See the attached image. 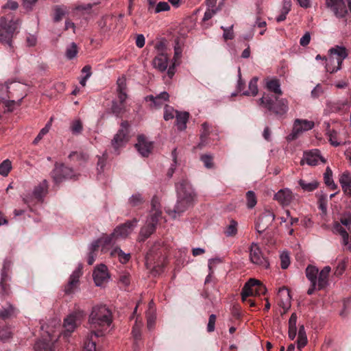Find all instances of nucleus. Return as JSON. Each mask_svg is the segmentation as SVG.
Segmentation results:
<instances>
[{
    "mask_svg": "<svg viewBox=\"0 0 351 351\" xmlns=\"http://www.w3.org/2000/svg\"><path fill=\"white\" fill-rule=\"evenodd\" d=\"M339 182L343 194L351 197V173L349 171L343 172L339 176Z\"/></svg>",
    "mask_w": 351,
    "mask_h": 351,
    "instance_id": "obj_23",
    "label": "nucleus"
},
{
    "mask_svg": "<svg viewBox=\"0 0 351 351\" xmlns=\"http://www.w3.org/2000/svg\"><path fill=\"white\" fill-rule=\"evenodd\" d=\"M314 122L306 119H297L294 121L291 134V139L298 138L304 132L311 130L314 127Z\"/></svg>",
    "mask_w": 351,
    "mask_h": 351,
    "instance_id": "obj_14",
    "label": "nucleus"
},
{
    "mask_svg": "<svg viewBox=\"0 0 351 351\" xmlns=\"http://www.w3.org/2000/svg\"><path fill=\"white\" fill-rule=\"evenodd\" d=\"M299 185L301 186L303 191L307 192H311L315 190L318 187V182L313 180L310 182H306L304 180H300L298 181Z\"/></svg>",
    "mask_w": 351,
    "mask_h": 351,
    "instance_id": "obj_43",
    "label": "nucleus"
},
{
    "mask_svg": "<svg viewBox=\"0 0 351 351\" xmlns=\"http://www.w3.org/2000/svg\"><path fill=\"white\" fill-rule=\"evenodd\" d=\"M21 25V21L17 19H8L6 17L0 19V43L12 47V38L18 33L16 31Z\"/></svg>",
    "mask_w": 351,
    "mask_h": 351,
    "instance_id": "obj_4",
    "label": "nucleus"
},
{
    "mask_svg": "<svg viewBox=\"0 0 351 351\" xmlns=\"http://www.w3.org/2000/svg\"><path fill=\"white\" fill-rule=\"evenodd\" d=\"M143 326V324L141 322H138L136 319L135 324L132 328V335L134 337V339H138L141 337V328Z\"/></svg>",
    "mask_w": 351,
    "mask_h": 351,
    "instance_id": "obj_55",
    "label": "nucleus"
},
{
    "mask_svg": "<svg viewBox=\"0 0 351 351\" xmlns=\"http://www.w3.org/2000/svg\"><path fill=\"white\" fill-rule=\"evenodd\" d=\"M128 122L126 121H122L121 123V128L112 140V145L115 150H117L119 147L123 146L128 141Z\"/></svg>",
    "mask_w": 351,
    "mask_h": 351,
    "instance_id": "obj_12",
    "label": "nucleus"
},
{
    "mask_svg": "<svg viewBox=\"0 0 351 351\" xmlns=\"http://www.w3.org/2000/svg\"><path fill=\"white\" fill-rule=\"evenodd\" d=\"M66 14V10L64 7L57 6L55 8L54 21H60Z\"/></svg>",
    "mask_w": 351,
    "mask_h": 351,
    "instance_id": "obj_51",
    "label": "nucleus"
},
{
    "mask_svg": "<svg viewBox=\"0 0 351 351\" xmlns=\"http://www.w3.org/2000/svg\"><path fill=\"white\" fill-rule=\"evenodd\" d=\"M326 6L338 19H343L348 13L345 0H326Z\"/></svg>",
    "mask_w": 351,
    "mask_h": 351,
    "instance_id": "obj_11",
    "label": "nucleus"
},
{
    "mask_svg": "<svg viewBox=\"0 0 351 351\" xmlns=\"http://www.w3.org/2000/svg\"><path fill=\"white\" fill-rule=\"evenodd\" d=\"M104 335L101 330H92L88 333L84 341V351H96L97 340Z\"/></svg>",
    "mask_w": 351,
    "mask_h": 351,
    "instance_id": "obj_19",
    "label": "nucleus"
},
{
    "mask_svg": "<svg viewBox=\"0 0 351 351\" xmlns=\"http://www.w3.org/2000/svg\"><path fill=\"white\" fill-rule=\"evenodd\" d=\"M171 156L173 158V164L171 165V167L169 168V169L167 172V175L169 178H171L173 176V174L174 173L175 167L177 164V150H176V149H174L172 151Z\"/></svg>",
    "mask_w": 351,
    "mask_h": 351,
    "instance_id": "obj_59",
    "label": "nucleus"
},
{
    "mask_svg": "<svg viewBox=\"0 0 351 351\" xmlns=\"http://www.w3.org/2000/svg\"><path fill=\"white\" fill-rule=\"evenodd\" d=\"M280 266L282 269H287L290 264V257L287 252H282L280 256Z\"/></svg>",
    "mask_w": 351,
    "mask_h": 351,
    "instance_id": "obj_50",
    "label": "nucleus"
},
{
    "mask_svg": "<svg viewBox=\"0 0 351 351\" xmlns=\"http://www.w3.org/2000/svg\"><path fill=\"white\" fill-rule=\"evenodd\" d=\"M275 219V215L270 210H265L258 218L256 223V231L261 234L271 225Z\"/></svg>",
    "mask_w": 351,
    "mask_h": 351,
    "instance_id": "obj_15",
    "label": "nucleus"
},
{
    "mask_svg": "<svg viewBox=\"0 0 351 351\" xmlns=\"http://www.w3.org/2000/svg\"><path fill=\"white\" fill-rule=\"evenodd\" d=\"M304 161L311 166H315L321 161L322 163L326 162V160L321 156L318 149H313L304 153V157L301 160V164H304Z\"/></svg>",
    "mask_w": 351,
    "mask_h": 351,
    "instance_id": "obj_17",
    "label": "nucleus"
},
{
    "mask_svg": "<svg viewBox=\"0 0 351 351\" xmlns=\"http://www.w3.org/2000/svg\"><path fill=\"white\" fill-rule=\"evenodd\" d=\"M77 52L78 48L77 45L75 43H71L69 45L67 46L65 55L68 59L72 60L77 56Z\"/></svg>",
    "mask_w": 351,
    "mask_h": 351,
    "instance_id": "obj_45",
    "label": "nucleus"
},
{
    "mask_svg": "<svg viewBox=\"0 0 351 351\" xmlns=\"http://www.w3.org/2000/svg\"><path fill=\"white\" fill-rule=\"evenodd\" d=\"M201 160L203 162L206 168H212L213 167V158L210 155H203L201 156Z\"/></svg>",
    "mask_w": 351,
    "mask_h": 351,
    "instance_id": "obj_62",
    "label": "nucleus"
},
{
    "mask_svg": "<svg viewBox=\"0 0 351 351\" xmlns=\"http://www.w3.org/2000/svg\"><path fill=\"white\" fill-rule=\"evenodd\" d=\"M11 265L12 262L8 259H5L3 262L0 281V286L1 288V293L3 295L9 294V286L7 285V282L10 280L8 272L11 267Z\"/></svg>",
    "mask_w": 351,
    "mask_h": 351,
    "instance_id": "obj_18",
    "label": "nucleus"
},
{
    "mask_svg": "<svg viewBox=\"0 0 351 351\" xmlns=\"http://www.w3.org/2000/svg\"><path fill=\"white\" fill-rule=\"evenodd\" d=\"M111 110L117 117H121L127 110L125 103L113 101Z\"/></svg>",
    "mask_w": 351,
    "mask_h": 351,
    "instance_id": "obj_40",
    "label": "nucleus"
},
{
    "mask_svg": "<svg viewBox=\"0 0 351 351\" xmlns=\"http://www.w3.org/2000/svg\"><path fill=\"white\" fill-rule=\"evenodd\" d=\"M265 88L277 96L282 95V91L280 88V80L276 77H267L265 79Z\"/></svg>",
    "mask_w": 351,
    "mask_h": 351,
    "instance_id": "obj_26",
    "label": "nucleus"
},
{
    "mask_svg": "<svg viewBox=\"0 0 351 351\" xmlns=\"http://www.w3.org/2000/svg\"><path fill=\"white\" fill-rule=\"evenodd\" d=\"M112 322V313L106 305L93 307L88 317L92 330H101L104 333Z\"/></svg>",
    "mask_w": 351,
    "mask_h": 351,
    "instance_id": "obj_2",
    "label": "nucleus"
},
{
    "mask_svg": "<svg viewBox=\"0 0 351 351\" xmlns=\"http://www.w3.org/2000/svg\"><path fill=\"white\" fill-rule=\"evenodd\" d=\"M138 220L134 219L127 221L125 223L116 227L113 232L106 235V240L104 241L106 244H115L119 240L127 238L136 227Z\"/></svg>",
    "mask_w": 351,
    "mask_h": 351,
    "instance_id": "obj_7",
    "label": "nucleus"
},
{
    "mask_svg": "<svg viewBox=\"0 0 351 351\" xmlns=\"http://www.w3.org/2000/svg\"><path fill=\"white\" fill-rule=\"evenodd\" d=\"M328 53L330 57L326 59V69L332 73L341 69L343 61L348 57V53L346 47L339 45L330 48Z\"/></svg>",
    "mask_w": 351,
    "mask_h": 351,
    "instance_id": "obj_5",
    "label": "nucleus"
},
{
    "mask_svg": "<svg viewBox=\"0 0 351 351\" xmlns=\"http://www.w3.org/2000/svg\"><path fill=\"white\" fill-rule=\"evenodd\" d=\"M21 99H19L18 101H15L14 100H7L4 98L0 97V104L3 103L5 106L7 108L8 111H12L16 105H20Z\"/></svg>",
    "mask_w": 351,
    "mask_h": 351,
    "instance_id": "obj_48",
    "label": "nucleus"
},
{
    "mask_svg": "<svg viewBox=\"0 0 351 351\" xmlns=\"http://www.w3.org/2000/svg\"><path fill=\"white\" fill-rule=\"evenodd\" d=\"M216 316L212 314L209 316L208 323L207 325V330L210 332L214 331L215 327Z\"/></svg>",
    "mask_w": 351,
    "mask_h": 351,
    "instance_id": "obj_64",
    "label": "nucleus"
},
{
    "mask_svg": "<svg viewBox=\"0 0 351 351\" xmlns=\"http://www.w3.org/2000/svg\"><path fill=\"white\" fill-rule=\"evenodd\" d=\"M258 106L278 117H284L289 111V101L285 98L272 97L264 93L258 101Z\"/></svg>",
    "mask_w": 351,
    "mask_h": 351,
    "instance_id": "obj_3",
    "label": "nucleus"
},
{
    "mask_svg": "<svg viewBox=\"0 0 351 351\" xmlns=\"http://www.w3.org/2000/svg\"><path fill=\"white\" fill-rule=\"evenodd\" d=\"M169 97L168 93L164 91L156 97L153 95H148L145 98V99L147 101H151L153 107L158 108L161 106L165 101L168 100Z\"/></svg>",
    "mask_w": 351,
    "mask_h": 351,
    "instance_id": "obj_28",
    "label": "nucleus"
},
{
    "mask_svg": "<svg viewBox=\"0 0 351 351\" xmlns=\"http://www.w3.org/2000/svg\"><path fill=\"white\" fill-rule=\"evenodd\" d=\"M324 180L325 184L332 190L337 189V185L335 183L332 178V171L331 169L328 167L324 173Z\"/></svg>",
    "mask_w": 351,
    "mask_h": 351,
    "instance_id": "obj_39",
    "label": "nucleus"
},
{
    "mask_svg": "<svg viewBox=\"0 0 351 351\" xmlns=\"http://www.w3.org/2000/svg\"><path fill=\"white\" fill-rule=\"evenodd\" d=\"M210 131V125L207 123H204L202 125V132L200 138L202 143L204 142V138L208 135Z\"/></svg>",
    "mask_w": 351,
    "mask_h": 351,
    "instance_id": "obj_63",
    "label": "nucleus"
},
{
    "mask_svg": "<svg viewBox=\"0 0 351 351\" xmlns=\"http://www.w3.org/2000/svg\"><path fill=\"white\" fill-rule=\"evenodd\" d=\"M112 256H116L119 258V261L122 263L125 264L128 263L131 257L130 253H125L121 248L115 247L110 252Z\"/></svg>",
    "mask_w": 351,
    "mask_h": 351,
    "instance_id": "obj_34",
    "label": "nucleus"
},
{
    "mask_svg": "<svg viewBox=\"0 0 351 351\" xmlns=\"http://www.w3.org/2000/svg\"><path fill=\"white\" fill-rule=\"evenodd\" d=\"M218 11V8L208 7L206 10L204 15V21H208Z\"/></svg>",
    "mask_w": 351,
    "mask_h": 351,
    "instance_id": "obj_61",
    "label": "nucleus"
},
{
    "mask_svg": "<svg viewBox=\"0 0 351 351\" xmlns=\"http://www.w3.org/2000/svg\"><path fill=\"white\" fill-rule=\"evenodd\" d=\"M189 117V114L186 112L176 111V125L178 130H184L186 129Z\"/></svg>",
    "mask_w": 351,
    "mask_h": 351,
    "instance_id": "obj_32",
    "label": "nucleus"
},
{
    "mask_svg": "<svg viewBox=\"0 0 351 351\" xmlns=\"http://www.w3.org/2000/svg\"><path fill=\"white\" fill-rule=\"evenodd\" d=\"M278 297L281 300L282 306L283 308H288L290 302V294L289 290L285 287L279 289Z\"/></svg>",
    "mask_w": 351,
    "mask_h": 351,
    "instance_id": "obj_36",
    "label": "nucleus"
},
{
    "mask_svg": "<svg viewBox=\"0 0 351 351\" xmlns=\"http://www.w3.org/2000/svg\"><path fill=\"white\" fill-rule=\"evenodd\" d=\"M326 131L330 143L334 147L339 146L341 143L339 139L338 132L335 130H330L328 123H327Z\"/></svg>",
    "mask_w": 351,
    "mask_h": 351,
    "instance_id": "obj_38",
    "label": "nucleus"
},
{
    "mask_svg": "<svg viewBox=\"0 0 351 351\" xmlns=\"http://www.w3.org/2000/svg\"><path fill=\"white\" fill-rule=\"evenodd\" d=\"M250 261L262 269H267L269 267L267 259L263 254L262 251L257 243H252L250 248Z\"/></svg>",
    "mask_w": 351,
    "mask_h": 351,
    "instance_id": "obj_10",
    "label": "nucleus"
},
{
    "mask_svg": "<svg viewBox=\"0 0 351 351\" xmlns=\"http://www.w3.org/2000/svg\"><path fill=\"white\" fill-rule=\"evenodd\" d=\"M237 232V223L234 220H232L225 230L227 237L234 236Z\"/></svg>",
    "mask_w": 351,
    "mask_h": 351,
    "instance_id": "obj_49",
    "label": "nucleus"
},
{
    "mask_svg": "<svg viewBox=\"0 0 351 351\" xmlns=\"http://www.w3.org/2000/svg\"><path fill=\"white\" fill-rule=\"evenodd\" d=\"M340 222L342 225L349 227L351 225V213H345L340 218Z\"/></svg>",
    "mask_w": 351,
    "mask_h": 351,
    "instance_id": "obj_60",
    "label": "nucleus"
},
{
    "mask_svg": "<svg viewBox=\"0 0 351 351\" xmlns=\"http://www.w3.org/2000/svg\"><path fill=\"white\" fill-rule=\"evenodd\" d=\"M293 197L292 191L287 188L279 190L274 195V199L283 206L289 205Z\"/></svg>",
    "mask_w": 351,
    "mask_h": 351,
    "instance_id": "obj_24",
    "label": "nucleus"
},
{
    "mask_svg": "<svg viewBox=\"0 0 351 351\" xmlns=\"http://www.w3.org/2000/svg\"><path fill=\"white\" fill-rule=\"evenodd\" d=\"M221 29L223 30V37L225 40H232L234 38L233 25L229 27L221 26Z\"/></svg>",
    "mask_w": 351,
    "mask_h": 351,
    "instance_id": "obj_57",
    "label": "nucleus"
},
{
    "mask_svg": "<svg viewBox=\"0 0 351 351\" xmlns=\"http://www.w3.org/2000/svg\"><path fill=\"white\" fill-rule=\"evenodd\" d=\"M330 270V267L326 266L319 272L318 280H317L318 289H322L328 285V275Z\"/></svg>",
    "mask_w": 351,
    "mask_h": 351,
    "instance_id": "obj_29",
    "label": "nucleus"
},
{
    "mask_svg": "<svg viewBox=\"0 0 351 351\" xmlns=\"http://www.w3.org/2000/svg\"><path fill=\"white\" fill-rule=\"evenodd\" d=\"M84 313L83 311H75L64 319L62 335L68 337L81 324Z\"/></svg>",
    "mask_w": 351,
    "mask_h": 351,
    "instance_id": "obj_8",
    "label": "nucleus"
},
{
    "mask_svg": "<svg viewBox=\"0 0 351 351\" xmlns=\"http://www.w3.org/2000/svg\"><path fill=\"white\" fill-rule=\"evenodd\" d=\"M135 147L142 156L147 157L150 154L153 145L144 136L140 135L138 137V142L136 143Z\"/></svg>",
    "mask_w": 351,
    "mask_h": 351,
    "instance_id": "obj_22",
    "label": "nucleus"
},
{
    "mask_svg": "<svg viewBox=\"0 0 351 351\" xmlns=\"http://www.w3.org/2000/svg\"><path fill=\"white\" fill-rule=\"evenodd\" d=\"M18 314V310L10 304H7L0 310V318L2 319H10L16 317Z\"/></svg>",
    "mask_w": 351,
    "mask_h": 351,
    "instance_id": "obj_30",
    "label": "nucleus"
},
{
    "mask_svg": "<svg viewBox=\"0 0 351 351\" xmlns=\"http://www.w3.org/2000/svg\"><path fill=\"white\" fill-rule=\"evenodd\" d=\"M247 206L248 208H254L256 203V197L254 191H249L246 193Z\"/></svg>",
    "mask_w": 351,
    "mask_h": 351,
    "instance_id": "obj_46",
    "label": "nucleus"
},
{
    "mask_svg": "<svg viewBox=\"0 0 351 351\" xmlns=\"http://www.w3.org/2000/svg\"><path fill=\"white\" fill-rule=\"evenodd\" d=\"M11 169V162L8 159H6L0 164V174L3 176H7Z\"/></svg>",
    "mask_w": 351,
    "mask_h": 351,
    "instance_id": "obj_47",
    "label": "nucleus"
},
{
    "mask_svg": "<svg viewBox=\"0 0 351 351\" xmlns=\"http://www.w3.org/2000/svg\"><path fill=\"white\" fill-rule=\"evenodd\" d=\"M176 111L172 107L166 106L165 108L164 119L166 121L172 119L175 117Z\"/></svg>",
    "mask_w": 351,
    "mask_h": 351,
    "instance_id": "obj_58",
    "label": "nucleus"
},
{
    "mask_svg": "<svg viewBox=\"0 0 351 351\" xmlns=\"http://www.w3.org/2000/svg\"><path fill=\"white\" fill-rule=\"evenodd\" d=\"M177 202L173 209L167 208L166 213L172 218L180 217L189 207L193 205L195 193L187 180H182L176 185Z\"/></svg>",
    "mask_w": 351,
    "mask_h": 351,
    "instance_id": "obj_1",
    "label": "nucleus"
},
{
    "mask_svg": "<svg viewBox=\"0 0 351 351\" xmlns=\"http://www.w3.org/2000/svg\"><path fill=\"white\" fill-rule=\"evenodd\" d=\"M93 276L95 285L101 286L109 278L107 267L103 264L99 265L95 269Z\"/></svg>",
    "mask_w": 351,
    "mask_h": 351,
    "instance_id": "obj_21",
    "label": "nucleus"
},
{
    "mask_svg": "<svg viewBox=\"0 0 351 351\" xmlns=\"http://www.w3.org/2000/svg\"><path fill=\"white\" fill-rule=\"evenodd\" d=\"M51 337V335H49ZM35 351H56L54 341L52 337L50 340H39L34 345Z\"/></svg>",
    "mask_w": 351,
    "mask_h": 351,
    "instance_id": "obj_27",
    "label": "nucleus"
},
{
    "mask_svg": "<svg viewBox=\"0 0 351 351\" xmlns=\"http://www.w3.org/2000/svg\"><path fill=\"white\" fill-rule=\"evenodd\" d=\"M266 291V287L260 281L250 279L242 289L241 298L243 301H245L250 296L263 295Z\"/></svg>",
    "mask_w": 351,
    "mask_h": 351,
    "instance_id": "obj_9",
    "label": "nucleus"
},
{
    "mask_svg": "<svg viewBox=\"0 0 351 351\" xmlns=\"http://www.w3.org/2000/svg\"><path fill=\"white\" fill-rule=\"evenodd\" d=\"M181 55H182V48L179 45L178 43H177L176 44V45L174 46V57H173L174 62L172 64V65H170L169 66V69L167 70V74L170 78H171L175 73V71H174L175 66H176L177 60L180 58Z\"/></svg>",
    "mask_w": 351,
    "mask_h": 351,
    "instance_id": "obj_33",
    "label": "nucleus"
},
{
    "mask_svg": "<svg viewBox=\"0 0 351 351\" xmlns=\"http://www.w3.org/2000/svg\"><path fill=\"white\" fill-rule=\"evenodd\" d=\"M143 197L141 194L136 193L134 195H132V197L129 199V204L132 206H137L142 204L143 202Z\"/></svg>",
    "mask_w": 351,
    "mask_h": 351,
    "instance_id": "obj_53",
    "label": "nucleus"
},
{
    "mask_svg": "<svg viewBox=\"0 0 351 351\" xmlns=\"http://www.w3.org/2000/svg\"><path fill=\"white\" fill-rule=\"evenodd\" d=\"M258 77H254L250 80L248 84V90L243 92V95H252V96H256L258 94Z\"/></svg>",
    "mask_w": 351,
    "mask_h": 351,
    "instance_id": "obj_37",
    "label": "nucleus"
},
{
    "mask_svg": "<svg viewBox=\"0 0 351 351\" xmlns=\"http://www.w3.org/2000/svg\"><path fill=\"white\" fill-rule=\"evenodd\" d=\"M318 269L315 266L308 265L306 269V276L311 283H317Z\"/></svg>",
    "mask_w": 351,
    "mask_h": 351,
    "instance_id": "obj_42",
    "label": "nucleus"
},
{
    "mask_svg": "<svg viewBox=\"0 0 351 351\" xmlns=\"http://www.w3.org/2000/svg\"><path fill=\"white\" fill-rule=\"evenodd\" d=\"M106 240V235L102 236L98 239L93 241L88 247L89 252L95 253L99 247H101L103 252L106 251V248L111 245V244H106L104 241Z\"/></svg>",
    "mask_w": 351,
    "mask_h": 351,
    "instance_id": "obj_31",
    "label": "nucleus"
},
{
    "mask_svg": "<svg viewBox=\"0 0 351 351\" xmlns=\"http://www.w3.org/2000/svg\"><path fill=\"white\" fill-rule=\"evenodd\" d=\"M82 275V266L80 265L70 276L69 280L64 287L66 294H71L77 289L80 277Z\"/></svg>",
    "mask_w": 351,
    "mask_h": 351,
    "instance_id": "obj_20",
    "label": "nucleus"
},
{
    "mask_svg": "<svg viewBox=\"0 0 351 351\" xmlns=\"http://www.w3.org/2000/svg\"><path fill=\"white\" fill-rule=\"evenodd\" d=\"M49 184L47 180H43L34 186L32 192H26L21 195L23 202L31 208L37 203L43 202L45 197L48 193Z\"/></svg>",
    "mask_w": 351,
    "mask_h": 351,
    "instance_id": "obj_6",
    "label": "nucleus"
},
{
    "mask_svg": "<svg viewBox=\"0 0 351 351\" xmlns=\"http://www.w3.org/2000/svg\"><path fill=\"white\" fill-rule=\"evenodd\" d=\"M50 127L51 123H47L46 125L40 131L37 136L35 138L33 143L37 144L43 138V136L49 132Z\"/></svg>",
    "mask_w": 351,
    "mask_h": 351,
    "instance_id": "obj_52",
    "label": "nucleus"
},
{
    "mask_svg": "<svg viewBox=\"0 0 351 351\" xmlns=\"http://www.w3.org/2000/svg\"><path fill=\"white\" fill-rule=\"evenodd\" d=\"M51 176L56 184L62 182L64 179L72 178L73 171L69 167L63 165H56L54 169L51 172Z\"/></svg>",
    "mask_w": 351,
    "mask_h": 351,
    "instance_id": "obj_13",
    "label": "nucleus"
},
{
    "mask_svg": "<svg viewBox=\"0 0 351 351\" xmlns=\"http://www.w3.org/2000/svg\"><path fill=\"white\" fill-rule=\"evenodd\" d=\"M70 130L73 134L78 135L83 130L82 123L80 119H75L71 123Z\"/></svg>",
    "mask_w": 351,
    "mask_h": 351,
    "instance_id": "obj_44",
    "label": "nucleus"
},
{
    "mask_svg": "<svg viewBox=\"0 0 351 351\" xmlns=\"http://www.w3.org/2000/svg\"><path fill=\"white\" fill-rule=\"evenodd\" d=\"M158 220H156V217H149L146 221L145 225L141 229L138 241L143 242L154 232Z\"/></svg>",
    "mask_w": 351,
    "mask_h": 351,
    "instance_id": "obj_16",
    "label": "nucleus"
},
{
    "mask_svg": "<svg viewBox=\"0 0 351 351\" xmlns=\"http://www.w3.org/2000/svg\"><path fill=\"white\" fill-rule=\"evenodd\" d=\"M333 229L335 232L339 233L341 236L343 245H348L349 234L342 226L339 223L336 222L334 223Z\"/></svg>",
    "mask_w": 351,
    "mask_h": 351,
    "instance_id": "obj_41",
    "label": "nucleus"
},
{
    "mask_svg": "<svg viewBox=\"0 0 351 351\" xmlns=\"http://www.w3.org/2000/svg\"><path fill=\"white\" fill-rule=\"evenodd\" d=\"M169 64V57L165 53L157 55L152 61L153 66L160 72L167 70Z\"/></svg>",
    "mask_w": 351,
    "mask_h": 351,
    "instance_id": "obj_25",
    "label": "nucleus"
},
{
    "mask_svg": "<svg viewBox=\"0 0 351 351\" xmlns=\"http://www.w3.org/2000/svg\"><path fill=\"white\" fill-rule=\"evenodd\" d=\"M170 10V5L167 2L160 1L158 3L155 8V13L158 14L162 12L169 11Z\"/></svg>",
    "mask_w": 351,
    "mask_h": 351,
    "instance_id": "obj_54",
    "label": "nucleus"
},
{
    "mask_svg": "<svg viewBox=\"0 0 351 351\" xmlns=\"http://www.w3.org/2000/svg\"><path fill=\"white\" fill-rule=\"evenodd\" d=\"M152 210L149 217H156V220H158L161 216L160 204L159 199L154 196L152 199Z\"/></svg>",
    "mask_w": 351,
    "mask_h": 351,
    "instance_id": "obj_35",
    "label": "nucleus"
},
{
    "mask_svg": "<svg viewBox=\"0 0 351 351\" xmlns=\"http://www.w3.org/2000/svg\"><path fill=\"white\" fill-rule=\"evenodd\" d=\"M12 336V331L8 327H3L0 328V341H5Z\"/></svg>",
    "mask_w": 351,
    "mask_h": 351,
    "instance_id": "obj_56",
    "label": "nucleus"
}]
</instances>
